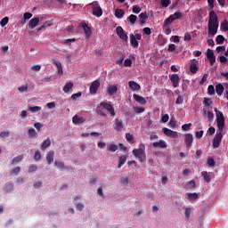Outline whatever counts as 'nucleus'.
Instances as JSON below:
<instances>
[{"instance_id":"f257e3e1","label":"nucleus","mask_w":228,"mask_h":228,"mask_svg":"<svg viewBox=\"0 0 228 228\" xmlns=\"http://www.w3.org/2000/svg\"><path fill=\"white\" fill-rule=\"evenodd\" d=\"M214 111L216 112V122L217 124V132L213 139V147L214 149H218L220 143H222V139L224 138V128L225 127V117H224V112L218 110L215 108Z\"/></svg>"},{"instance_id":"f03ea898","label":"nucleus","mask_w":228,"mask_h":228,"mask_svg":"<svg viewBox=\"0 0 228 228\" xmlns=\"http://www.w3.org/2000/svg\"><path fill=\"white\" fill-rule=\"evenodd\" d=\"M101 106L102 107H97V113L100 115V117H106V110L109 111L110 117H115V115H117L113 105L103 102L101 103Z\"/></svg>"},{"instance_id":"7ed1b4c3","label":"nucleus","mask_w":228,"mask_h":228,"mask_svg":"<svg viewBox=\"0 0 228 228\" xmlns=\"http://www.w3.org/2000/svg\"><path fill=\"white\" fill-rule=\"evenodd\" d=\"M133 154L135 158L138 159V160L141 163H145V161H147V154L145 153V151L142 148L134 149Z\"/></svg>"},{"instance_id":"20e7f679","label":"nucleus","mask_w":228,"mask_h":228,"mask_svg":"<svg viewBox=\"0 0 228 228\" xmlns=\"http://www.w3.org/2000/svg\"><path fill=\"white\" fill-rule=\"evenodd\" d=\"M90 6L93 10V15H94V17H98V18L102 17V8L99 4V2L97 1L92 2L90 4Z\"/></svg>"},{"instance_id":"39448f33","label":"nucleus","mask_w":228,"mask_h":228,"mask_svg":"<svg viewBox=\"0 0 228 228\" xmlns=\"http://www.w3.org/2000/svg\"><path fill=\"white\" fill-rule=\"evenodd\" d=\"M116 33L118 37L123 40V42H127L128 37H127V33H126V30L120 26L117 27L116 28Z\"/></svg>"},{"instance_id":"423d86ee","label":"nucleus","mask_w":228,"mask_h":228,"mask_svg":"<svg viewBox=\"0 0 228 228\" xmlns=\"http://www.w3.org/2000/svg\"><path fill=\"white\" fill-rule=\"evenodd\" d=\"M206 56L208 60L209 61V64L211 66L215 65L216 61V56L215 55V52L212 49H208L206 52Z\"/></svg>"},{"instance_id":"0eeeda50","label":"nucleus","mask_w":228,"mask_h":228,"mask_svg":"<svg viewBox=\"0 0 228 228\" xmlns=\"http://www.w3.org/2000/svg\"><path fill=\"white\" fill-rule=\"evenodd\" d=\"M220 24L208 23V37H215L218 33V27Z\"/></svg>"},{"instance_id":"6e6552de","label":"nucleus","mask_w":228,"mask_h":228,"mask_svg":"<svg viewBox=\"0 0 228 228\" xmlns=\"http://www.w3.org/2000/svg\"><path fill=\"white\" fill-rule=\"evenodd\" d=\"M80 28H83L84 33L86 35V40L92 37V28L88 27V24L86 23H80Z\"/></svg>"},{"instance_id":"1a4fd4ad","label":"nucleus","mask_w":228,"mask_h":228,"mask_svg":"<svg viewBox=\"0 0 228 228\" xmlns=\"http://www.w3.org/2000/svg\"><path fill=\"white\" fill-rule=\"evenodd\" d=\"M99 86H101V82H99V80H94L91 86H90V94H92L93 95L97 94V90H99Z\"/></svg>"},{"instance_id":"9d476101","label":"nucleus","mask_w":228,"mask_h":228,"mask_svg":"<svg viewBox=\"0 0 228 228\" xmlns=\"http://www.w3.org/2000/svg\"><path fill=\"white\" fill-rule=\"evenodd\" d=\"M208 24H220L218 22V16L216 15V12H215V11H211L209 12Z\"/></svg>"},{"instance_id":"9b49d317","label":"nucleus","mask_w":228,"mask_h":228,"mask_svg":"<svg viewBox=\"0 0 228 228\" xmlns=\"http://www.w3.org/2000/svg\"><path fill=\"white\" fill-rule=\"evenodd\" d=\"M169 79H170L174 88H177L179 86V81H181V79L179 78V75H177V74L170 75Z\"/></svg>"},{"instance_id":"f8f14e48","label":"nucleus","mask_w":228,"mask_h":228,"mask_svg":"<svg viewBox=\"0 0 228 228\" xmlns=\"http://www.w3.org/2000/svg\"><path fill=\"white\" fill-rule=\"evenodd\" d=\"M123 129H124V122L122 121V119L116 118L115 124H114V130L120 132Z\"/></svg>"},{"instance_id":"ddd939ff","label":"nucleus","mask_w":228,"mask_h":228,"mask_svg":"<svg viewBox=\"0 0 228 228\" xmlns=\"http://www.w3.org/2000/svg\"><path fill=\"white\" fill-rule=\"evenodd\" d=\"M184 142L186 147L190 149V147H191V144L193 143V135L191 134H186L184 135Z\"/></svg>"},{"instance_id":"4468645a","label":"nucleus","mask_w":228,"mask_h":228,"mask_svg":"<svg viewBox=\"0 0 228 228\" xmlns=\"http://www.w3.org/2000/svg\"><path fill=\"white\" fill-rule=\"evenodd\" d=\"M162 131L164 134H166V136H169V138H177V132H174L173 130L167 127H164Z\"/></svg>"},{"instance_id":"2eb2a0df","label":"nucleus","mask_w":228,"mask_h":228,"mask_svg":"<svg viewBox=\"0 0 228 228\" xmlns=\"http://www.w3.org/2000/svg\"><path fill=\"white\" fill-rule=\"evenodd\" d=\"M40 22V19L39 18H33L30 20V21L28 22V28L30 29H35V28H37V25Z\"/></svg>"},{"instance_id":"dca6fc26","label":"nucleus","mask_w":228,"mask_h":228,"mask_svg":"<svg viewBox=\"0 0 228 228\" xmlns=\"http://www.w3.org/2000/svg\"><path fill=\"white\" fill-rule=\"evenodd\" d=\"M130 44L134 49H138V39H136L134 34H130Z\"/></svg>"},{"instance_id":"f3484780","label":"nucleus","mask_w":228,"mask_h":228,"mask_svg":"<svg viewBox=\"0 0 228 228\" xmlns=\"http://www.w3.org/2000/svg\"><path fill=\"white\" fill-rule=\"evenodd\" d=\"M46 161L48 165H52L54 162V151H48V153L46 154Z\"/></svg>"},{"instance_id":"a211bd4d","label":"nucleus","mask_w":228,"mask_h":228,"mask_svg":"<svg viewBox=\"0 0 228 228\" xmlns=\"http://www.w3.org/2000/svg\"><path fill=\"white\" fill-rule=\"evenodd\" d=\"M153 147H155V149H167V142L163 140H160L159 142H153Z\"/></svg>"},{"instance_id":"6ab92c4d","label":"nucleus","mask_w":228,"mask_h":228,"mask_svg":"<svg viewBox=\"0 0 228 228\" xmlns=\"http://www.w3.org/2000/svg\"><path fill=\"white\" fill-rule=\"evenodd\" d=\"M134 101H136V102H139V104H147V100H145V98H143V96H140L138 94H134L133 95Z\"/></svg>"},{"instance_id":"aec40b11","label":"nucleus","mask_w":228,"mask_h":228,"mask_svg":"<svg viewBox=\"0 0 228 228\" xmlns=\"http://www.w3.org/2000/svg\"><path fill=\"white\" fill-rule=\"evenodd\" d=\"M148 19H149V16L147 15V12H141L139 14V20H140L142 26H143V24H145V22Z\"/></svg>"},{"instance_id":"412c9836","label":"nucleus","mask_w":228,"mask_h":228,"mask_svg":"<svg viewBox=\"0 0 228 228\" xmlns=\"http://www.w3.org/2000/svg\"><path fill=\"white\" fill-rule=\"evenodd\" d=\"M85 120H86L85 118L79 117L77 115H75L72 118L73 124H84Z\"/></svg>"},{"instance_id":"4be33fe9","label":"nucleus","mask_w":228,"mask_h":228,"mask_svg":"<svg viewBox=\"0 0 228 228\" xmlns=\"http://www.w3.org/2000/svg\"><path fill=\"white\" fill-rule=\"evenodd\" d=\"M128 85H129V88L131 90H133L134 92L136 90H140V88H141V86L138 85V83H136L134 81H129Z\"/></svg>"},{"instance_id":"5701e85b","label":"nucleus","mask_w":228,"mask_h":228,"mask_svg":"<svg viewBox=\"0 0 228 228\" xmlns=\"http://www.w3.org/2000/svg\"><path fill=\"white\" fill-rule=\"evenodd\" d=\"M126 161H127V156L122 155L118 159V168H122V167L125 165Z\"/></svg>"},{"instance_id":"b1692460","label":"nucleus","mask_w":228,"mask_h":228,"mask_svg":"<svg viewBox=\"0 0 228 228\" xmlns=\"http://www.w3.org/2000/svg\"><path fill=\"white\" fill-rule=\"evenodd\" d=\"M118 91V87L117 86H109L108 87V94L110 96L115 95V93Z\"/></svg>"},{"instance_id":"393cba45","label":"nucleus","mask_w":228,"mask_h":228,"mask_svg":"<svg viewBox=\"0 0 228 228\" xmlns=\"http://www.w3.org/2000/svg\"><path fill=\"white\" fill-rule=\"evenodd\" d=\"M48 147H51V139L45 140L41 144V151H45Z\"/></svg>"},{"instance_id":"a878e982","label":"nucleus","mask_w":228,"mask_h":228,"mask_svg":"<svg viewBox=\"0 0 228 228\" xmlns=\"http://www.w3.org/2000/svg\"><path fill=\"white\" fill-rule=\"evenodd\" d=\"M126 140L128 143H135V140H134V136H133V134H130V133H126Z\"/></svg>"},{"instance_id":"bb28decb","label":"nucleus","mask_w":228,"mask_h":228,"mask_svg":"<svg viewBox=\"0 0 228 228\" xmlns=\"http://www.w3.org/2000/svg\"><path fill=\"white\" fill-rule=\"evenodd\" d=\"M72 88H74L73 83L69 82V83L66 84L63 87L64 94H69V92H70V90H72Z\"/></svg>"},{"instance_id":"cd10ccee","label":"nucleus","mask_w":228,"mask_h":228,"mask_svg":"<svg viewBox=\"0 0 228 228\" xmlns=\"http://www.w3.org/2000/svg\"><path fill=\"white\" fill-rule=\"evenodd\" d=\"M224 90H225V88L222 84H218L216 86V93L217 94V95H222V94H224Z\"/></svg>"},{"instance_id":"c85d7f7f","label":"nucleus","mask_w":228,"mask_h":228,"mask_svg":"<svg viewBox=\"0 0 228 228\" xmlns=\"http://www.w3.org/2000/svg\"><path fill=\"white\" fill-rule=\"evenodd\" d=\"M28 138H37L38 134H37V130L35 128H29L28 131Z\"/></svg>"},{"instance_id":"c756f323","label":"nucleus","mask_w":228,"mask_h":228,"mask_svg":"<svg viewBox=\"0 0 228 228\" xmlns=\"http://www.w3.org/2000/svg\"><path fill=\"white\" fill-rule=\"evenodd\" d=\"M22 159H24V155L23 154L13 158L12 159L11 163H12V165H15L17 163H20V161H22Z\"/></svg>"},{"instance_id":"7c9ffc66","label":"nucleus","mask_w":228,"mask_h":228,"mask_svg":"<svg viewBox=\"0 0 228 228\" xmlns=\"http://www.w3.org/2000/svg\"><path fill=\"white\" fill-rule=\"evenodd\" d=\"M125 14L126 12L122 9L115 10V17H117V19H122V17H124Z\"/></svg>"},{"instance_id":"2f4dec72","label":"nucleus","mask_w":228,"mask_h":228,"mask_svg":"<svg viewBox=\"0 0 228 228\" xmlns=\"http://www.w3.org/2000/svg\"><path fill=\"white\" fill-rule=\"evenodd\" d=\"M203 115H208V122H213L214 118H215V114L213 113V111L211 110H204Z\"/></svg>"},{"instance_id":"473e14b6","label":"nucleus","mask_w":228,"mask_h":228,"mask_svg":"<svg viewBox=\"0 0 228 228\" xmlns=\"http://www.w3.org/2000/svg\"><path fill=\"white\" fill-rule=\"evenodd\" d=\"M28 111H30V113H38V111H40V110H42V107L40 106H28Z\"/></svg>"},{"instance_id":"72a5a7b5","label":"nucleus","mask_w":228,"mask_h":228,"mask_svg":"<svg viewBox=\"0 0 228 228\" xmlns=\"http://www.w3.org/2000/svg\"><path fill=\"white\" fill-rule=\"evenodd\" d=\"M107 150L109 152H117V151H118V146L117 144H109Z\"/></svg>"},{"instance_id":"f704fd0d","label":"nucleus","mask_w":228,"mask_h":228,"mask_svg":"<svg viewBox=\"0 0 228 228\" xmlns=\"http://www.w3.org/2000/svg\"><path fill=\"white\" fill-rule=\"evenodd\" d=\"M203 103H204L205 108H207L208 110H209V108H213L211 106V104H213V102L209 98H204Z\"/></svg>"},{"instance_id":"c9c22d12","label":"nucleus","mask_w":228,"mask_h":228,"mask_svg":"<svg viewBox=\"0 0 228 228\" xmlns=\"http://www.w3.org/2000/svg\"><path fill=\"white\" fill-rule=\"evenodd\" d=\"M224 42H225V37H224V36L218 35L216 37V43L217 44V45H222V44H224Z\"/></svg>"},{"instance_id":"e433bc0d","label":"nucleus","mask_w":228,"mask_h":228,"mask_svg":"<svg viewBox=\"0 0 228 228\" xmlns=\"http://www.w3.org/2000/svg\"><path fill=\"white\" fill-rule=\"evenodd\" d=\"M201 175L206 183H211V176L208 175V171H202Z\"/></svg>"},{"instance_id":"4c0bfd02","label":"nucleus","mask_w":228,"mask_h":228,"mask_svg":"<svg viewBox=\"0 0 228 228\" xmlns=\"http://www.w3.org/2000/svg\"><path fill=\"white\" fill-rule=\"evenodd\" d=\"M190 70L191 74H197V72H199V67L197 66V64L191 63L190 65Z\"/></svg>"},{"instance_id":"58836bf2","label":"nucleus","mask_w":228,"mask_h":228,"mask_svg":"<svg viewBox=\"0 0 228 228\" xmlns=\"http://www.w3.org/2000/svg\"><path fill=\"white\" fill-rule=\"evenodd\" d=\"M170 17H172L173 20H177V19H181V17H183V12H176L174 14H171Z\"/></svg>"},{"instance_id":"ea45409f","label":"nucleus","mask_w":228,"mask_h":228,"mask_svg":"<svg viewBox=\"0 0 228 228\" xmlns=\"http://www.w3.org/2000/svg\"><path fill=\"white\" fill-rule=\"evenodd\" d=\"M50 26H53V22L46 21L44 23L43 26H41L40 28H37V31H42V30L45 29V28H49Z\"/></svg>"},{"instance_id":"a19ab883","label":"nucleus","mask_w":228,"mask_h":228,"mask_svg":"<svg viewBox=\"0 0 228 228\" xmlns=\"http://www.w3.org/2000/svg\"><path fill=\"white\" fill-rule=\"evenodd\" d=\"M172 22H174V19L172 18V16H169L167 19H166L164 22V28H168V26H170Z\"/></svg>"},{"instance_id":"79ce46f5","label":"nucleus","mask_w":228,"mask_h":228,"mask_svg":"<svg viewBox=\"0 0 228 228\" xmlns=\"http://www.w3.org/2000/svg\"><path fill=\"white\" fill-rule=\"evenodd\" d=\"M37 170H38V167H37V165H35V164L30 165L28 167L29 174H35V172H37Z\"/></svg>"},{"instance_id":"37998d69","label":"nucleus","mask_w":228,"mask_h":228,"mask_svg":"<svg viewBox=\"0 0 228 228\" xmlns=\"http://www.w3.org/2000/svg\"><path fill=\"white\" fill-rule=\"evenodd\" d=\"M221 29H222V31H228V21H227V20H224V21H222Z\"/></svg>"},{"instance_id":"c03bdc74","label":"nucleus","mask_w":228,"mask_h":228,"mask_svg":"<svg viewBox=\"0 0 228 228\" xmlns=\"http://www.w3.org/2000/svg\"><path fill=\"white\" fill-rule=\"evenodd\" d=\"M18 91L20 93V94H23V92L25 93H28V84H25L20 87H18Z\"/></svg>"},{"instance_id":"a18cd8bd","label":"nucleus","mask_w":228,"mask_h":228,"mask_svg":"<svg viewBox=\"0 0 228 228\" xmlns=\"http://www.w3.org/2000/svg\"><path fill=\"white\" fill-rule=\"evenodd\" d=\"M138 19V17L134 14H131L129 17H128V20L130 22V24H134L136 22V20Z\"/></svg>"},{"instance_id":"49530a36","label":"nucleus","mask_w":228,"mask_h":228,"mask_svg":"<svg viewBox=\"0 0 228 228\" xmlns=\"http://www.w3.org/2000/svg\"><path fill=\"white\" fill-rule=\"evenodd\" d=\"M187 195H188L189 200H195V199H199V194H197V192L189 193Z\"/></svg>"},{"instance_id":"de8ad7c7","label":"nucleus","mask_w":228,"mask_h":228,"mask_svg":"<svg viewBox=\"0 0 228 228\" xmlns=\"http://www.w3.org/2000/svg\"><path fill=\"white\" fill-rule=\"evenodd\" d=\"M208 95H215V86L213 85L208 86Z\"/></svg>"},{"instance_id":"09e8293b","label":"nucleus","mask_w":228,"mask_h":228,"mask_svg":"<svg viewBox=\"0 0 228 228\" xmlns=\"http://www.w3.org/2000/svg\"><path fill=\"white\" fill-rule=\"evenodd\" d=\"M170 0H161L160 4L163 8H167V6H170Z\"/></svg>"},{"instance_id":"8fccbe9b","label":"nucleus","mask_w":228,"mask_h":228,"mask_svg":"<svg viewBox=\"0 0 228 228\" xmlns=\"http://www.w3.org/2000/svg\"><path fill=\"white\" fill-rule=\"evenodd\" d=\"M20 172V167H17L11 171V175H19Z\"/></svg>"},{"instance_id":"3c124183","label":"nucleus","mask_w":228,"mask_h":228,"mask_svg":"<svg viewBox=\"0 0 228 228\" xmlns=\"http://www.w3.org/2000/svg\"><path fill=\"white\" fill-rule=\"evenodd\" d=\"M9 20H10V19L8 17L3 18L0 21V25L2 26V28H4V26H6V24H8Z\"/></svg>"},{"instance_id":"603ef678","label":"nucleus","mask_w":228,"mask_h":228,"mask_svg":"<svg viewBox=\"0 0 228 228\" xmlns=\"http://www.w3.org/2000/svg\"><path fill=\"white\" fill-rule=\"evenodd\" d=\"M35 161H40L42 159V155L40 154V151H37L34 155Z\"/></svg>"},{"instance_id":"864d4df0","label":"nucleus","mask_w":228,"mask_h":228,"mask_svg":"<svg viewBox=\"0 0 228 228\" xmlns=\"http://www.w3.org/2000/svg\"><path fill=\"white\" fill-rule=\"evenodd\" d=\"M54 165L55 167H57V168H61V170H63V168H65V164H63V162L55 161Z\"/></svg>"},{"instance_id":"5fc2aeb1","label":"nucleus","mask_w":228,"mask_h":228,"mask_svg":"<svg viewBox=\"0 0 228 228\" xmlns=\"http://www.w3.org/2000/svg\"><path fill=\"white\" fill-rule=\"evenodd\" d=\"M195 136H196V138L200 140V138H202V136H204V130L197 131L195 133Z\"/></svg>"},{"instance_id":"6e6d98bb","label":"nucleus","mask_w":228,"mask_h":228,"mask_svg":"<svg viewBox=\"0 0 228 228\" xmlns=\"http://www.w3.org/2000/svg\"><path fill=\"white\" fill-rule=\"evenodd\" d=\"M191 128V123L184 124L182 126L183 131H189Z\"/></svg>"},{"instance_id":"4d7b16f0","label":"nucleus","mask_w":228,"mask_h":228,"mask_svg":"<svg viewBox=\"0 0 228 228\" xmlns=\"http://www.w3.org/2000/svg\"><path fill=\"white\" fill-rule=\"evenodd\" d=\"M207 165H208V167H215L216 165L215 159L213 158H208Z\"/></svg>"},{"instance_id":"13d9d810","label":"nucleus","mask_w":228,"mask_h":228,"mask_svg":"<svg viewBox=\"0 0 228 228\" xmlns=\"http://www.w3.org/2000/svg\"><path fill=\"white\" fill-rule=\"evenodd\" d=\"M121 184L123 186H127V184H129V179L127 177H122L121 178Z\"/></svg>"},{"instance_id":"bf43d9fd","label":"nucleus","mask_w":228,"mask_h":228,"mask_svg":"<svg viewBox=\"0 0 228 228\" xmlns=\"http://www.w3.org/2000/svg\"><path fill=\"white\" fill-rule=\"evenodd\" d=\"M125 67H131L133 65V61L131 59H126L124 61Z\"/></svg>"},{"instance_id":"052dcab7","label":"nucleus","mask_w":228,"mask_h":228,"mask_svg":"<svg viewBox=\"0 0 228 228\" xmlns=\"http://www.w3.org/2000/svg\"><path fill=\"white\" fill-rule=\"evenodd\" d=\"M208 74H204L200 82V85L202 86V85H204V83H206L208 81Z\"/></svg>"},{"instance_id":"680f3d73","label":"nucleus","mask_w":228,"mask_h":228,"mask_svg":"<svg viewBox=\"0 0 228 228\" xmlns=\"http://www.w3.org/2000/svg\"><path fill=\"white\" fill-rule=\"evenodd\" d=\"M82 94L81 93H77L71 95V99L72 101H77V99H79V97H81Z\"/></svg>"},{"instance_id":"e2e57ef3","label":"nucleus","mask_w":228,"mask_h":228,"mask_svg":"<svg viewBox=\"0 0 228 228\" xmlns=\"http://www.w3.org/2000/svg\"><path fill=\"white\" fill-rule=\"evenodd\" d=\"M10 136V132L9 131H4L0 133V138H6Z\"/></svg>"},{"instance_id":"0e129e2a","label":"nucleus","mask_w":228,"mask_h":228,"mask_svg":"<svg viewBox=\"0 0 228 228\" xmlns=\"http://www.w3.org/2000/svg\"><path fill=\"white\" fill-rule=\"evenodd\" d=\"M169 118H170V117L168 116V114H165L162 116L161 120L164 124H167V122H168Z\"/></svg>"},{"instance_id":"69168bd1","label":"nucleus","mask_w":228,"mask_h":228,"mask_svg":"<svg viewBox=\"0 0 228 228\" xmlns=\"http://www.w3.org/2000/svg\"><path fill=\"white\" fill-rule=\"evenodd\" d=\"M219 61H220L221 63H227L228 59H227V57H225V56H224V55H220V56H219Z\"/></svg>"},{"instance_id":"338daca9","label":"nucleus","mask_w":228,"mask_h":228,"mask_svg":"<svg viewBox=\"0 0 228 228\" xmlns=\"http://www.w3.org/2000/svg\"><path fill=\"white\" fill-rule=\"evenodd\" d=\"M183 101H184V97L178 95L175 102H176V104H183Z\"/></svg>"},{"instance_id":"774afa93","label":"nucleus","mask_w":228,"mask_h":228,"mask_svg":"<svg viewBox=\"0 0 228 228\" xmlns=\"http://www.w3.org/2000/svg\"><path fill=\"white\" fill-rule=\"evenodd\" d=\"M167 51L168 53H174V51H175V45L174 44L169 45Z\"/></svg>"}]
</instances>
